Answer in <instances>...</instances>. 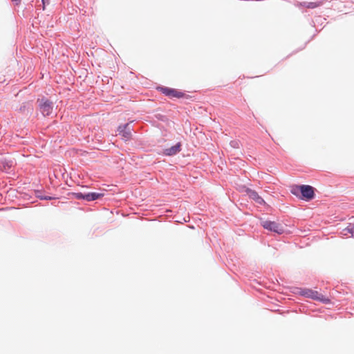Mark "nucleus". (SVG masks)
Wrapping results in <instances>:
<instances>
[{"mask_svg":"<svg viewBox=\"0 0 354 354\" xmlns=\"http://www.w3.org/2000/svg\"><path fill=\"white\" fill-rule=\"evenodd\" d=\"M12 1L15 2L16 5H19L21 2V0H12Z\"/></svg>","mask_w":354,"mask_h":354,"instance_id":"nucleus-14","label":"nucleus"},{"mask_svg":"<svg viewBox=\"0 0 354 354\" xmlns=\"http://www.w3.org/2000/svg\"><path fill=\"white\" fill-rule=\"evenodd\" d=\"M119 133L122 136L125 140H127L131 137V130L129 128V124H126L124 126H120L118 128Z\"/></svg>","mask_w":354,"mask_h":354,"instance_id":"nucleus-9","label":"nucleus"},{"mask_svg":"<svg viewBox=\"0 0 354 354\" xmlns=\"http://www.w3.org/2000/svg\"><path fill=\"white\" fill-rule=\"evenodd\" d=\"M53 110L52 103L48 100L40 104V111L44 115H49Z\"/></svg>","mask_w":354,"mask_h":354,"instance_id":"nucleus-6","label":"nucleus"},{"mask_svg":"<svg viewBox=\"0 0 354 354\" xmlns=\"http://www.w3.org/2000/svg\"><path fill=\"white\" fill-rule=\"evenodd\" d=\"M39 197L41 198V199H45V200H52V199H54L55 198L54 197H51V196H39Z\"/></svg>","mask_w":354,"mask_h":354,"instance_id":"nucleus-13","label":"nucleus"},{"mask_svg":"<svg viewBox=\"0 0 354 354\" xmlns=\"http://www.w3.org/2000/svg\"><path fill=\"white\" fill-rule=\"evenodd\" d=\"M73 195L77 199H84L87 201H93L104 196V193L91 192L82 194L81 192L73 193Z\"/></svg>","mask_w":354,"mask_h":354,"instance_id":"nucleus-3","label":"nucleus"},{"mask_svg":"<svg viewBox=\"0 0 354 354\" xmlns=\"http://www.w3.org/2000/svg\"><path fill=\"white\" fill-rule=\"evenodd\" d=\"M158 89L166 96H168L171 98H181L184 96V93L181 91H178L175 88H171L169 87L161 86L158 87Z\"/></svg>","mask_w":354,"mask_h":354,"instance_id":"nucleus-4","label":"nucleus"},{"mask_svg":"<svg viewBox=\"0 0 354 354\" xmlns=\"http://www.w3.org/2000/svg\"><path fill=\"white\" fill-rule=\"evenodd\" d=\"M181 150V145L180 142L177 143L174 146L166 149L164 150L163 153L166 156H174Z\"/></svg>","mask_w":354,"mask_h":354,"instance_id":"nucleus-8","label":"nucleus"},{"mask_svg":"<svg viewBox=\"0 0 354 354\" xmlns=\"http://www.w3.org/2000/svg\"><path fill=\"white\" fill-rule=\"evenodd\" d=\"M352 232H353V226L349 225L348 227L344 228L341 234L343 237H352Z\"/></svg>","mask_w":354,"mask_h":354,"instance_id":"nucleus-10","label":"nucleus"},{"mask_svg":"<svg viewBox=\"0 0 354 354\" xmlns=\"http://www.w3.org/2000/svg\"><path fill=\"white\" fill-rule=\"evenodd\" d=\"M319 6H321V3L310 2L306 5V7L308 8H315Z\"/></svg>","mask_w":354,"mask_h":354,"instance_id":"nucleus-11","label":"nucleus"},{"mask_svg":"<svg viewBox=\"0 0 354 354\" xmlns=\"http://www.w3.org/2000/svg\"><path fill=\"white\" fill-rule=\"evenodd\" d=\"M43 4V9H45L46 6L48 5L50 3V0H41Z\"/></svg>","mask_w":354,"mask_h":354,"instance_id":"nucleus-12","label":"nucleus"},{"mask_svg":"<svg viewBox=\"0 0 354 354\" xmlns=\"http://www.w3.org/2000/svg\"><path fill=\"white\" fill-rule=\"evenodd\" d=\"M262 226L270 231L276 232L277 234H282L283 232V229L282 226L274 221H265L262 222Z\"/></svg>","mask_w":354,"mask_h":354,"instance_id":"nucleus-5","label":"nucleus"},{"mask_svg":"<svg viewBox=\"0 0 354 354\" xmlns=\"http://www.w3.org/2000/svg\"><path fill=\"white\" fill-rule=\"evenodd\" d=\"M291 193L295 196L301 194V198L307 201L312 200L315 197V189L310 185H293L291 187Z\"/></svg>","mask_w":354,"mask_h":354,"instance_id":"nucleus-1","label":"nucleus"},{"mask_svg":"<svg viewBox=\"0 0 354 354\" xmlns=\"http://www.w3.org/2000/svg\"><path fill=\"white\" fill-rule=\"evenodd\" d=\"M246 192L248 196L257 203L260 205L266 204L264 200L255 191L248 189Z\"/></svg>","mask_w":354,"mask_h":354,"instance_id":"nucleus-7","label":"nucleus"},{"mask_svg":"<svg viewBox=\"0 0 354 354\" xmlns=\"http://www.w3.org/2000/svg\"><path fill=\"white\" fill-rule=\"evenodd\" d=\"M302 295L311 298L314 300L319 301L324 304H329L330 302V299L324 296V295L321 294L320 292L310 290V289H305L302 291Z\"/></svg>","mask_w":354,"mask_h":354,"instance_id":"nucleus-2","label":"nucleus"},{"mask_svg":"<svg viewBox=\"0 0 354 354\" xmlns=\"http://www.w3.org/2000/svg\"><path fill=\"white\" fill-rule=\"evenodd\" d=\"M352 237L354 238V226H353V232H352Z\"/></svg>","mask_w":354,"mask_h":354,"instance_id":"nucleus-15","label":"nucleus"}]
</instances>
